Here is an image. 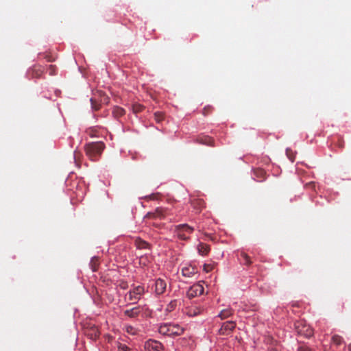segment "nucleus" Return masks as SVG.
<instances>
[{
  "mask_svg": "<svg viewBox=\"0 0 351 351\" xmlns=\"http://www.w3.org/2000/svg\"><path fill=\"white\" fill-rule=\"evenodd\" d=\"M204 311V307L199 304L192 305L188 310L187 314L189 316H195Z\"/></svg>",
  "mask_w": 351,
  "mask_h": 351,
  "instance_id": "6e6552de",
  "label": "nucleus"
},
{
  "mask_svg": "<svg viewBox=\"0 0 351 351\" xmlns=\"http://www.w3.org/2000/svg\"><path fill=\"white\" fill-rule=\"evenodd\" d=\"M197 250L199 254H200L201 256H205L209 252V247L206 244L200 243L197 246Z\"/></svg>",
  "mask_w": 351,
  "mask_h": 351,
  "instance_id": "9b49d317",
  "label": "nucleus"
},
{
  "mask_svg": "<svg viewBox=\"0 0 351 351\" xmlns=\"http://www.w3.org/2000/svg\"><path fill=\"white\" fill-rule=\"evenodd\" d=\"M197 269L195 267L189 265L188 266L184 267L182 269V274L184 276L191 277L193 274L196 272Z\"/></svg>",
  "mask_w": 351,
  "mask_h": 351,
  "instance_id": "9d476101",
  "label": "nucleus"
},
{
  "mask_svg": "<svg viewBox=\"0 0 351 351\" xmlns=\"http://www.w3.org/2000/svg\"><path fill=\"white\" fill-rule=\"evenodd\" d=\"M166 286L165 280L158 278L154 282V291L156 294H162L165 291Z\"/></svg>",
  "mask_w": 351,
  "mask_h": 351,
  "instance_id": "423d86ee",
  "label": "nucleus"
},
{
  "mask_svg": "<svg viewBox=\"0 0 351 351\" xmlns=\"http://www.w3.org/2000/svg\"><path fill=\"white\" fill-rule=\"evenodd\" d=\"M125 313L128 316H134V315H136L137 313V309L132 308L131 310H127V311H125Z\"/></svg>",
  "mask_w": 351,
  "mask_h": 351,
  "instance_id": "2eb2a0df",
  "label": "nucleus"
},
{
  "mask_svg": "<svg viewBox=\"0 0 351 351\" xmlns=\"http://www.w3.org/2000/svg\"><path fill=\"white\" fill-rule=\"evenodd\" d=\"M184 329L178 324H162L158 326V332L163 335L178 336L183 333Z\"/></svg>",
  "mask_w": 351,
  "mask_h": 351,
  "instance_id": "f257e3e1",
  "label": "nucleus"
},
{
  "mask_svg": "<svg viewBox=\"0 0 351 351\" xmlns=\"http://www.w3.org/2000/svg\"><path fill=\"white\" fill-rule=\"evenodd\" d=\"M104 149V145L101 142L93 143L88 145L87 147L88 152H93L95 154H100Z\"/></svg>",
  "mask_w": 351,
  "mask_h": 351,
  "instance_id": "0eeeda50",
  "label": "nucleus"
},
{
  "mask_svg": "<svg viewBox=\"0 0 351 351\" xmlns=\"http://www.w3.org/2000/svg\"><path fill=\"white\" fill-rule=\"evenodd\" d=\"M48 72L50 75H55L57 73V67L55 65H49L48 67Z\"/></svg>",
  "mask_w": 351,
  "mask_h": 351,
  "instance_id": "f8f14e48",
  "label": "nucleus"
},
{
  "mask_svg": "<svg viewBox=\"0 0 351 351\" xmlns=\"http://www.w3.org/2000/svg\"><path fill=\"white\" fill-rule=\"evenodd\" d=\"M332 342L337 345L341 344L342 342V339L341 337L338 335H334L332 338Z\"/></svg>",
  "mask_w": 351,
  "mask_h": 351,
  "instance_id": "ddd939ff",
  "label": "nucleus"
},
{
  "mask_svg": "<svg viewBox=\"0 0 351 351\" xmlns=\"http://www.w3.org/2000/svg\"><path fill=\"white\" fill-rule=\"evenodd\" d=\"M193 231V228L186 224H180L177 226V234L182 239H186L188 238L186 234H190Z\"/></svg>",
  "mask_w": 351,
  "mask_h": 351,
  "instance_id": "7ed1b4c3",
  "label": "nucleus"
},
{
  "mask_svg": "<svg viewBox=\"0 0 351 351\" xmlns=\"http://www.w3.org/2000/svg\"><path fill=\"white\" fill-rule=\"evenodd\" d=\"M90 101L93 103V99L90 98Z\"/></svg>",
  "mask_w": 351,
  "mask_h": 351,
  "instance_id": "6ab92c4d",
  "label": "nucleus"
},
{
  "mask_svg": "<svg viewBox=\"0 0 351 351\" xmlns=\"http://www.w3.org/2000/svg\"><path fill=\"white\" fill-rule=\"evenodd\" d=\"M145 349L146 351H160L162 344L157 341L150 339L145 342Z\"/></svg>",
  "mask_w": 351,
  "mask_h": 351,
  "instance_id": "20e7f679",
  "label": "nucleus"
},
{
  "mask_svg": "<svg viewBox=\"0 0 351 351\" xmlns=\"http://www.w3.org/2000/svg\"><path fill=\"white\" fill-rule=\"evenodd\" d=\"M230 329H232L234 327V324L232 323L230 324Z\"/></svg>",
  "mask_w": 351,
  "mask_h": 351,
  "instance_id": "a211bd4d",
  "label": "nucleus"
},
{
  "mask_svg": "<svg viewBox=\"0 0 351 351\" xmlns=\"http://www.w3.org/2000/svg\"><path fill=\"white\" fill-rule=\"evenodd\" d=\"M43 73V68L40 65H34L28 70L27 74L33 78H38Z\"/></svg>",
  "mask_w": 351,
  "mask_h": 351,
  "instance_id": "39448f33",
  "label": "nucleus"
},
{
  "mask_svg": "<svg viewBox=\"0 0 351 351\" xmlns=\"http://www.w3.org/2000/svg\"><path fill=\"white\" fill-rule=\"evenodd\" d=\"M204 269L206 272H208V271L211 269V267H210V265H204Z\"/></svg>",
  "mask_w": 351,
  "mask_h": 351,
  "instance_id": "f3484780",
  "label": "nucleus"
},
{
  "mask_svg": "<svg viewBox=\"0 0 351 351\" xmlns=\"http://www.w3.org/2000/svg\"><path fill=\"white\" fill-rule=\"evenodd\" d=\"M125 330L127 332L132 335H135L136 333V329L132 326H125Z\"/></svg>",
  "mask_w": 351,
  "mask_h": 351,
  "instance_id": "4468645a",
  "label": "nucleus"
},
{
  "mask_svg": "<svg viewBox=\"0 0 351 351\" xmlns=\"http://www.w3.org/2000/svg\"><path fill=\"white\" fill-rule=\"evenodd\" d=\"M349 350L351 351V346H349Z\"/></svg>",
  "mask_w": 351,
  "mask_h": 351,
  "instance_id": "aec40b11",
  "label": "nucleus"
},
{
  "mask_svg": "<svg viewBox=\"0 0 351 351\" xmlns=\"http://www.w3.org/2000/svg\"><path fill=\"white\" fill-rule=\"evenodd\" d=\"M119 350L121 351H128V347L125 345H121L119 346Z\"/></svg>",
  "mask_w": 351,
  "mask_h": 351,
  "instance_id": "dca6fc26",
  "label": "nucleus"
},
{
  "mask_svg": "<svg viewBox=\"0 0 351 351\" xmlns=\"http://www.w3.org/2000/svg\"><path fill=\"white\" fill-rule=\"evenodd\" d=\"M144 289L141 286H138L133 291H130L129 296L131 300H138L141 295L143 293Z\"/></svg>",
  "mask_w": 351,
  "mask_h": 351,
  "instance_id": "1a4fd4ad",
  "label": "nucleus"
},
{
  "mask_svg": "<svg viewBox=\"0 0 351 351\" xmlns=\"http://www.w3.org/2000/svg\"><path fill=\"white\" fill-rule=\"evenodd\" d=\"M204 287L201 283H197L191 286L187 291V295L189 298H194L204 293Z\"/></svg>",
  "mask_w": 351,
  "mask_h": 351,
  "instance_id": "f03ea898",
  "label": "nucleus"
}]
</instances>
